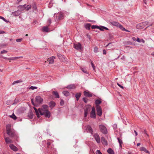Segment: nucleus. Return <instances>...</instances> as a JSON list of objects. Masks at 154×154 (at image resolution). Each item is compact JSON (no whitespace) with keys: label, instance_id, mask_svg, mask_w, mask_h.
I'll list each match as a JSON object with an SVG mask.
<instances>
[{"label":"nucleus","instance_id":"nucleus-47","mask_svg":"<svg viewBox=\"0 0 154 154\" xmlns=\"http://www.w3.org/2000/svg\"><path fill=\"white\" fill-rule=\"evenodd\" d=\"M12 116H13V117H12V118L14 120H16L17 119V117L15 116L14 113H13L12 114Z\"/></svg>","mask_w":154,"mask_h":154},{"label":"nucleus","instance_id":"nucleus-43","mask_svg":"<svg viewBox=\"0 0 154 154\" xmlns=\"http://www.w3.org/2000/svg\"><path fill=\"white\" fill-rule=\"evenodd\" d=\"M32 8L35 10H36L37 9V7L36 5L35 4H34L33 5H32Z\"/></svg>","mask_w":154,"mask_h":154},{"label":"nucleus","instance_id":"nucleus-28","mask_svg":"<svg viewBox=\"0 0 154 154\" xmlns=\"http://www.w3.org/2000/svg\"><path fill=\"white\" fill-rule=\"evenodd\" d=\"M34 109L35 111L37 117L39 118V110L38 109V110L35 107H34Z\"/></svg>","mask_w":154,"mask_h":154},{"label":"nucleus","instance_id":"nucleus-41","mask_svg":"<svg viewBox=\"0 0 154 154\" xmlns=\"http://www.w3.org/2000/svg\"><path fill=\"white\" fill-rule=\"evenodd\" d=\"M119 27L122 30H125V29L124 28L122 25L120 24H119L118 27Z\"/></svg>","mask_w":154,"mask_h":154},{"label":"nucleus","instance_id":"nucleus-31","mask_svg":"<svg viewBox=\"0 0 154 154\" xmlns=\"http://www.w3.org/2000/svg\"><path fill=\"white\" fill-rule=\"evenodd\" d=\"M63 93L65 96H68L69 95V93L67 91H64Z\"/></svg>","mask_w":154,"mask_h":154},{"label":"nucleus","instance_id":"nucleus-52","mask_svg":"<svg viewBox=\"0 0 154 154\" xmlns=\"http://www.w3.org/2000/svg\"><path fill=\"white\" fill-rule=\"evenodd\" d=\"M96 154H102V153L100 150H97L96 151Z\"/></svg>","mask_w":154,"mask_h":154},{"label":"nucleus","instance_id":"nucleus-46","mask_svg":"<svg viewBox=\"0 0 154 154\" xmlns=\"http://www.w3.org/2000/svg\"><path fill=\"white\" fill-rule=\"evenodd\" d=\"M43 109H45V110L46 109L48 108V106L46 105H43L42 106Z\"/></svg>","mask_w":154,"mask_h":154},{"label":"nucleus","instance_id":"nucleus-35","mask_svg":"<svg viewBox=\"0 0 154 154\" xmlns=\"http://www.w3.org/2000/svg\"><path fill=\"white\" fill-rule=\"evenodd\" d=\"M147 149L144 147H141L140 148V151H143L145 152Z\"/></svg>","mask_w":154,"mask_h":154},{"label":"nucleus","instance_id":"nucleus-5","mask_svg":"<svg viewBox=\"0 0 154 154\" xmlns=\"http://www.w3.org/2000/svg\"><path fill=\"white\" fill-rule=\"evenodd\" d=\"M54 17H56V20L58 21L63 19L64 18V15L63 14L61 13H58L54 14Z\"/></svg>","mask_w":154,"mask_h":154},{"label":"nucleus","instance_id":"nucleus-53","mask_svg":"<svg viewBox=\"0 0 154 154\" xmlns=\"http://www.w3.org/2000/svg\"><path fill=\"white\" fill-rule=\"evenodd\" d=\"M126 42V43L127 44L129 45H131L132 44V42L130 41H128Z\"/></svg>","mask_w":154,"mask_h":154},{"label":"nucleus","instance_id":"nucleus-50","mask_svg":"<svg viewBox=\"0 0 154 154\" xmlns=\"http://www.w3.org/2000/svg\"><path fill=\"white\" fill-rule=\"evenodd\" d=\"M7 51L5 50H3L1 52V54H3L4 53H7Z\"/></svg>","mask_w":154,"mask_h":154},{"label":"nucleus","instance_id":"nucleus-15","mask_svg":"<svg viewBox=\"0 0 154 154\" xmlns=\"http://www.w3.org/2000/svg\"><path fill=\"white\" fill-rule=\"evenodd\" d=\"M48 105L51 108V109H52L56 105V103L54 102L53 101H51L49 103Z\"/></svg>","mask_w":154,"mask_h":154},{"label":"nucleus","instance_id":"nucleus-4","mask_svg":"<svg viewBox=\"0 0 154 154\" xmlns=\"http://www.w3.org/2000/svg\"><path fill=\"white\" fill-rule=\"evenodd\" d=\"M41 115H45V116L48 118L50 117L51 116L50 112L47 109L44 110V112H43V110H41L40 109H38Z\"/></svg>","mask_w":154,"mask_h":154},{"label":"nucleus","instance_id":"nucleus-16","mask_svg":"<svg viewBox=\"0 0 154 154\" xmlns=\"http://www.w3.org/2000/svg\"><path fill=\"white\" fill-rule=\"evenodd\" d=\"M55 58V57L52 56L51 57L48 58V62L49 63L53 64L54 63V60Z\"/></svg>","mask_w":154,"mask_h":154},{"label":"nucleus","instance_id":"nucleus-33","mask_svg":"<svg viewBox=\"0 0 154 154\" xmlns=\"http://www.w3.org/2000/svg\"><path fill=\"white\" fill-rule=\"evenodd\" d=\"M26 5L25 4L23 5H20L19 6V7L21 9V10L23 11L25 9Z\"/></svg>","mask_w":154,"mask_h":154},{"label":"nucleus","instance_id":"nucleus-13","mask_svg":"<svg viewBox=\"0 0 154 154\" xmlns=\"http://www.w3.org/2000/svg\"><path fill=\"white\" fill-rule=\"evenodd\" d=\"M86 131L87 132L90 133L92 135L93 134V130L91 127L88 125L86 127Z\"/></svg>","mask_w":154,"mask_h":154},{"label":"nucleus","instance_id":"nucleus-9","mask_svg":"<svg viewBox=\"0 0 154 154\" xmlns=\"http://www.w3.org/2000/svg\"><path fill=\"white\" fill-rule=\"evenodd\" d=\"M73 47L77 50H80L81 49L82 45L79 43L74 44Z\"/></svg>","mask_w":154,"mask_h":154},{"label":"nucleus","instance_id":"nucleus-30","mask_svg":"<svg viewBox=\"0 0 154 154\" xmlns=\"http://www.w3.org/2000/svg\"><path fill=\"white\" fill-rule=\"evenodd\" d=\"M91 26V25L90 23H87L85 25V28L88 30H89L90 29V27Z\"/></svg>","mask_w":154,"mask_h":154},{"label":"nucleus","instance_id":"nucleus-18","mask_svg":"<svg viewBox=\"0 0 154 154\" xmlns=\"http://www.w3.org/2000/svg\"><path fill=\"white\" fill-rule=\"evenodd\" d=\"M84 94L85 96H92L93 94L90 93L89 91H85L84 92Z\"/></svg>","mask_w":154,"mask_h":154},{"label":"nucleus","instance_id":"nucleus-3","mask_svg":"<svg viewBox=\"0 0 154 154\" xmlns=\"http://www.w3.org/2000/svg\"><path fill=\"white\" fill-rule=\"evenodd\" d=\"M6 128L7 133L9 136L11 137H16L17 136L16 135L15 131L11 129L10 125H7Z\"/></svg>","mask_w":154,"mask_h":154},{"label":"nucleus","instance_id":"nucleus-39","mask_svg":"<svg viewBox=\"0 0 154 154\" xmlns=\"http://www.w3.org/2000/svg\"><path fill=\"white\" fill-rule=\"evenodd\" d=\"M81 70L85 73H88V72L85 68H81Z\"/></svg>","mask_w":154,"mask_h":154},{"label":"nucleus","instance_id":"nucleus-25","mask_svg":"<svg viewBox=\"0 0 154 154\" xmlns=\"http://www.w3.org/2000/svg\"><path fill=\"white\" fill-rule=\"evenodd\" d=\"M21 57H12L9 58H8V60H14L16 59H19Z\"/></svg>","mask_w":154,"mask_h":154},{"label":"nucleus","instance_id":"nucleus-14","mask_svg":"<svg viewBox=\"0 0 154 154\" xmlns=\"http://www.w3.org/2000/svg\"><path fill=\"white\" fill-rule=\"evenodd\" d=\"M66 88L68 89H74L75 88V86L74 84H71L67 85Z\"/></svg>","mask_w":154,"mask_h":154},{"label":"nucleus","instance_id":"nucleus-2","mask_svg":"<svg viewBox=\"0 0 154 154\" xmlns=\"http://www.w3.org/2000/svg\"><path fill=\"white\" fill-rule=\"evenodd\" d=\"M47 144V154H53L56 151V149L54 148V146L51 145V143L48 142Z\"/></svg>","mask_w":154,"mask_h":154},{"label":"nucleus","instance_id":"nucleus-19","mask_svg":"<svg viewBox=\"0 0 154 154\" xmlns=\"http://www.w3.org/2000/svg\"><path fill=\"white\" fill-rule=\"evenodd\" d=\"M110 24L111 25L117 26L118 27L119 24V23L118 22L114 21L110 22Z\"/></svg>","mask_w":154,"mask_h":154},{"label":"nucleus","instance_id":"nucleus-27","mask_svg":"<svg viewBox=\"0 0 154 154\" xmlns=\"http://www.w3.org/2000/svg\"><path fill=\"white\" fill-rule=\"evenodd\" d=\"M14 102L13 103V104H16L17 103H18L20 101V100L17 97L16 98H15L14 100Z\"/></svg>","mask_w":154,"mask_h":154},{"label":"nucleus","instance_id":"nucleus-22","mask_svg":"<svg viewBox=\"0 0 154 154\" xmlns=\"http://www.w3.org/2000/svg\"><path fill=\"white\" fill-rule=\"evenodd\" d=\"M42 31L43 32H47L48 31V29L47 26H44L42 29Z\"/></svg>","mask_w":154,"mask_h":154},{"label":"nucleus","instance_id":"nucleus-61","mask_svg":"<svg viewBox=\"0 0 154 154\" xmlns=\"http://www.w3.org/2000/svg\"><path fill=\"white\" fill-rule=\"evenodd\" d=\"M48 22L49 23V25L51 24V19L50 18H49V19H48Z\"/></svg>","mask_w":154,"mask_h":154},{"label":"nucleus","instance_id":"nucleus-21","mask_svg":"<svg viewBox=\"0 0 154 154\" xmlns=\"http://www.w3.org/2000/svg\"><path fill=\"white\" fill-rule=\"evenodd\" d=\"M99 29L102 31H103L104 29H106V30H109V29L108 28L103 26H99Z\"/></svg>","mask_w":154,"mask_h":154},{"label":"nucleus","instance_id":"nucleus-49","mask_svg":"<svg viewBox=\"0 0 154 154\" xmlns=\"http://www.w3.org/2000/svg\"><path fill=\"white\" fill-rule=\"evenodd\" d=\"M57 56L60 59H61L62 57V56L60 54H57Z\"/></svg>","mask_w":154,"mask_h":154},{"label":"nucleus","instance_id":"nucleus-57","mask_svg":"<svg viewBox=\"0 0 154 154\" xmlns=\"http://www.w3.org/2000/svg\"><path fill=\"white\" fill-rule=\"evenodd\" d=\"M84 112V117H86L87 116L88 112H87L86 111H85Z\"/></svg>","mask_w":154,"mask_h":154},{"label":"nucleus","instance_id":"nucleus-8","mask_svg":"<svg viewBox=\"0 0 154 154\" xmlns=\"http://www.w3.org/2000/svg\"><path fill=\"white\" fill-rule=\"evenodd\" d=\"M152 23H150L149 24L148 22L145 21L140 24V26L142 27V28H144L143 27H146V28H147L149 26H152Z\"/></svg>","mask_w":154,"mask_h":154},{"label":"nucleus","instance_id":"nucleus-44","mask_svg":"<svg viewBox=\"0 0 154 154\" xmlns=\"http://www.w3.org/2000/svg\"><path fill=\"white\" fill-rule=\"evenodd\" d=\"M60 104L61 106H63L64 105V101L63 99H61L60 102Z\"/></svg>","mask_w":154,"mask_h":154},{"label":"nucleus","instance_id":"nucleus-37","mask_svg":"<svg viewBox=\"0 0 154 154\" xmlns=\"http://www.w3.org/2000/svg\"><path fill=\"white\" fill-rule=\"evenodd\" d=\"M31 7L32 6L31 5H27V6L25 7V9L26 10L28 11L31 8Z\"/></svg>","mask_w":154,"mask_h":154},{"label":"nucleus","instance_id":"nucleus-20","mask_svg":"<svg viewBox=\"0 0 154 154\" xmlns=\"http://www.w3.org/2000/svg\"><path fill=\"white\" fill-rule=\"evenodd\" d=\"M5 141L7 143H11L13 141L8 137H6L5 138Z\"/></svg>","mask_w":154,"mask_h":154},{"label":"nucleus","instance_id":"nucleus-58","mask_svg":"<svg viewBox=\"0 0 154 154\" xmlns=\"http://www.w3.org/2000/svg\"><path fill=\"white\" fill-rule=\"evenodd\" d=\"M117 85L121 88L122 89H123L124 87L122 86L120 84H119V83H117Z\"/></svg>","mask_w":154,"mask_h":154},{"label":"nucleus","instance_id":"nucleus-38","mask_svg":"<svg viewBox=\"0 0 154 154\" xmlns=\"http://www.w3.org/2000/svg\"><path fill=\"white\" fill-rule=\"evenodd\" d=\"M52 94L55 96H59L58 93L57 91H53L52 92Z\"/></svg>","mask_w":154,"mask_h":154},{"label":"nucleus","instance_id":"nucleus-29","mask_svg":"<svg viewBox=\"0 0 154 154\" xmlns=\"http://www.w3.org/2000/svg\"><path fill=\"white\" fill-rule=\"evenodd\" d=\"M22 81L21 80H17L16 81H14V82L12 83V85H14L15 84H16L22 82Z\"/></svg>","mask_w":154,"mask_h":154},{"label":"nucleus","instance_id":"nucleus-60","mask_svg":"<svg viewBox=\"0 0 154 154\" xmlns=\"http://www.w3.org/2000/svg\"><path fill=\"white\" fill-rule=\"evenodd\" d=\"M136 41L138 42H141V40L139 38H137V39H136Z\"/></svg>","mask_w":154,"mask_h":154},{"label":"nucleus","instance_id":"nucleus-42","mask_svg":"<svg viewBox=\"0 0 154 154\" xmlns=\"http://www.w3.org/2000/svg\"><path fill=\"white\" fill-rule=\"evenodd\" d=\"M91 66L92 67L93 70L94 71H95V66H94V64L93 63L92 61H91Z\"/></svg>","mask_w":154,"mask_h":154},{"label":"nucleus","instance_id":"nucleus-54","mask_svg":"<svg viewBox=\"0 0 154 154\" xmlns=\"http://www.w3.org/2000/svg\"><path fill=\"white\" fill-rule=\"evenodd\" d=\"M91 113H95V110L94 107H93L92 108V111Z\"/></svg>","mask_w":154,"mask_h":154},{"label":"nucleus","instance_id":"nucleus-62","mask_svg":"<svg viewBox=\"0 0 154 154\" xmlns=\"http://www.w3.org/2000/svg\"><path fill=\"white\" fill-rule=\"evenodd\" d=\"M3 66H0V71L2 72L3 70Z\"/></svg>","mask_w":154,"mask_h":154},{"label":"nucleus","instance_id":"nucleus-17","mask_svg":"<svg viewBox=\"0 0 154 154\" xmlns=\"http://www.w3.org/2000/svg\"><path fill=\"white\" fill-rule=\"evenodd\" d=\"M101 141L102 143L105 145H107V142L105 138L103 137H102L101 138Z\"/></svg>","mask_w":154,"mask_h":154},{"label":"nucleus","instance_id":"nucleus-32","mask_svg":"<svg viewBox=\"0 0 154 154\" xmlns=\"http://www.w3.org/2000/svg\"><path fill=\"white\" fill-rule=\"evenodd\" d=\"M96 114L95 113H91L90 117L91 118L95 119L96 118Z\"/></svg>","mask_w":154,"mask_h":154},{"label":"nucleus","instance_id":"nucleus-12","mask_svg":"<svg viewBox=\"0 0 154 154\" xmlns=\"http://www.w3.org/2000/svg\"><path fill=\"white\" fill-rule=\"evenodd\" d=\"M9 147L11 149L14 151H17L18 150V148L13 144H10L9 146Z\"/></svg>","mask_w":154,"mask_h":154},{"label":"nucleus","instance_id":"nucleus-64","mask_svg":"<svg viewBox=\"0 0 154 154\" xmlns=\"http://www.w3.org/2000/svg\"><path fill=\"white\" fill-rule=\"evenodd\" d=\"M103 54H106V51L105 50H103Z\"/></svg>","mask_w":154,"mask_h":154},{"label":"nucleus","instance_id":"nucleus-45","mask_svg":"<svg viewBox=\"0 0 154 154\" xmlns=\"http://www.w3.org/2000/svg\"><path fill=\"white\" fill-rule=\"evenodd\" d=\"M94 51L95 53H97L98 52V48L97 47H94Z\"/></svg>","mask_w":154,"mask_h":154},{"label":"nucleus","instance_id":"nucleus-63","mask_svg":"<svg viewBox=\"0 0 154 154\" xmlns=\"http://www.w3.org/2000/svg\"><path fill=\"white\" fill-rule=\"evenodd\" d=\"M89 109L88 107H86L85 109H84V111H86L88 112V110H89Z\"/></svg>","mask_w":154,"mask_h":154},{"label":"nucleus","instance_id":"nucleus-51","mask_svg":"<svg viewBox=\"0 0 154 154\" xmlns=\"http://www.w3.org/2000/svg\"><path fill=\"white\" fill-rule=\"evenodd\" d=\"M22 40V38H19L16 39V41L17 42H21Z\"/></svg>","mask_w":154,"mask_h":154},{"label":"nucleus","instance_id":"nucleus-6","mask_svg":"<svg viewBox=\"0 0 154 154\" xmlns=\"http://www.w3.org/2000/svg\"><path fill=\"white\" fill-rule=\"evenodd\" d=\"M99 127L100 131L102 133L105 134H107V129L105 126L102 125H99Z\"/></svg>","mask_w":154,"mask_h":154},{"label":"nucleus","instance_id":"nucleus-1","mask_svg":"<svg viewBox=\"0 0 154 154\" xmlns=\"http://www.w3.org/2000/svg\"><path fill=\"white\" fill-rule=\"evenodd\" d=\"M43 99L41 97H35V99H31V101L32 104L35 106H38L42 103Z\"/></svg>","mask_w":154,"mask_h":154},{"label":"nucleus","instance_id":"nucleus-40","mask_svg":"<svg viewBox=\"0 0 154 154\" xmlns=\"http://www.w3.org/2000/svg\"><path fill=\"white\" fill-rule=\"evenodd\" d=\"M91 28L92 29H99V26H97V25H92L91 26Z\"/></svg>","mask_w":154,"mask_h":154},{"label":"nucleus","instance_id":"nucleus-24","mask_svg":"<svg viewBox=\"0 0 154 154\" xmlns=\"http://www.w3.org/2000/svg\"><path fill=\"white\" fill-rule=\"evenodd\" d=\"M107 152L109 154H114V152L111 148H109L107 151Z\"/></svg>","mask_w":154,"mask_h":154},{"label":"nucleus","instance_id":"nucleus-56","mask_svg":"<svg viewBox=\"0 0 154 154\" xmlns=\"http://www.w3.org/2000/svg\"><path fill=\"white\" fill-rule=\"evenodd\" d=\"M0 19L6 22L7 20L4 17L0 16Z\"/></svg>","mask_w":154,"mask_h":154},{"label":"nucleus","instance_id":"nucleus-34","mask_svg":"<svg viewBox=\"0 0 154 154\" xmlns=\"http://www.w3.org/2000/svg\"><path fill=\"white\" fill-rule=\"evenodd\" d=\"M113 128L115 131H116L117 130V125L116 124H113L112 125Z\"/></svg>","mask_w":154,"mask_h":154},{"label":"nucleus","instance_id":"nucleus-59","mask_svg":"<svg viewBox=\"0 0 154 154\" xmlns=\"http://www.w3.org/2000/svg\"><path fill=\"white\" fill-rule=\"evenodd\" d=\"M87 98H86V97H84L83 98V100L84 101L85 103H87V100H86V99Z\"/></svg>","mask_w":154,"mask_h":154},{"label":"nucleus","instance_id":"nucleus-11","mask_svg":"<svg viewBox=\"0 0 154 154\" xmlns=\"http://www.w3.org/2000/svg\"><path fill=\"white\" fill-rule=\"evenodd\" d=\"M22 11L21 10H18L17 11L12 12V14L15 16H18L22 13Z\"/></svg>","mask_w":154,"mask_h":154},{"label":"nucleus","instance_id":"nucleus-7","mask_svg":"<svg viewBox=\"0 0 154 154\" xmlns=\"http://www.w3.org/2000/svg\"><path fill=\"white\" fill-rule=\"evenodd\" d=\"M97 114L99 116H101L102 114V111L101 108L99 105L96 106Z\"/></svg>","mask_w":154,"mask_h":154},{"label":"nucleus","instance_id":"nucleus-55","mask_svg":"<svg viewBox=\"0 0 154 154\" xmlns=\"http://www.w3.org/2000/svg\"><path fill=\"white\" fill-rule=\"evenodd\" d=\"M81 94L80 92H79L76 93L75 96H80L81 95Z\"/></svg>","mask_w":154,"mask_h":154},{"label":"nucleus","instance_id":"nucleus-36","mask_svg":"<svg viewBox=\"0 0 154 154\" xmlns=\"http://www.w3.org/2000/svg\"><path fill=\"white\" fill-rule=\"evenodd\" d=\"M101 103V101L99 100H97L95 101V103L96 106L99 105V104H100Z\"/></svg>","mask_w":154,"mask_h":154},{"label":"nucleus","instance_id":"nucleus-26","mask_svg":"<svg viewBox=\"0 0 154 154\" xmlns=\"http://www.w3.org/2000/svg\"><path fill=\"white\" fill-rule=\"evenodd\" d=\"M28 116L30 119H32L33 118V114L32 112H30L28 113Z\"/></svg>","mask_w":154,"mask_h":154},{"label":"nucleus","instance_id":"nucleus-23","mask_svg":"<svg viewBox=\"0 0 154 154\" xmlns=\"http://www.w3.org/2000/svg\"><path fill=\"white\" fill-rule=\"evenodd\" d=\"M117 140H118V142L119 144V146L120 147H122V144L123 143V142L122 140L120 139L119 137H117Z\"/></svg>","mask_w":154,"mask_h":154},{"label":"nucleus","instance_id":"nucleus-48","mask_svg":"<svg viewBox=\"0 0 154 154\" xmlns=\"http://www.w3.org/2000/svg\"><path fill=\"white\" fill-rule=\"evenodd\" d=\"M37 88V87L35 86H31L30 88L29 89H31L32 90H34L35 89H36Z\"/></svg>","mask_w":154,"mask_h":154},{"label":"nucleus","instance_id":"nucleus-10","mask_svg":"<svg viewBox=\"0 0 154 154\" xmlns=\"http://www.w3.org/2000/svg\"><path fill=\"white\" fill-rule=\"evenodd\" d=\"M94 137L97 142L98 143H100V137L99 134L97 133H95L94 134Z\"/></svg>","mask_w":154,"mask_h":154}]
</instances>
